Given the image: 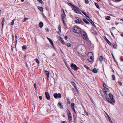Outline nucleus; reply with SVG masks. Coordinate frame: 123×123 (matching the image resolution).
<instances>
[{"label": "nucleus", "mask_w": 123, "mask_h": 123, "mask_svg": "<svg viewBox=\"0 0 123 123\" xmlns=\"http://www.w3.org/2000/svg\"><path fill=\"white\" fill-rule=\"evenodd\" d=\"M66 3L69 6H70L73 10H74L75 12L81 14H82L81 12V10H80L78 7L76 6L75 5H73L72 4L66 2Z\"/></svg>", "instance_id": "1"}, {"label": "nucleus", "mask_w": 123, "mask_h": 123, "mask_svg": "<svg viewBox=\"0 0 123 123\" xmlns=\"http://www.w3.org/2000/svg\"><path fill=\"white\" fill-rule=\"evenodd\" d=\"M73 31L74 32L79 34L83 33V32H82L81 29L78 26L74 27Z\"/></svg>", "instance_id": "2"}, {"label": "nucleus", "mask_w": 123, "mask_h": 123, "mask_svg": "<svg viewBox=\"0 0 123 123\" xmlns=\"http://www.w3.org/2000/svg\"><path fill=\"white\" fill-rule=\"evenodd\" d=\"M67 113L68 116V119L69 121L70 122V121H71L72 120L71 113L69 111L68 109L67 110Z\"/></svg>", "instance_id": "3"}, {"label": "nucleus", "mask_w": 123, "mask_h": 123, "mask_svg": "<svg viewBox=\"0 0 123 123\" xmlns=\"http://www.w3.org/2000/svg\"><path fill=\"white\" fill-rule=\"evenodd\" d=\"M54 97L55 98H61L62 97L61 94L60 93H58V94L57 93H55L54 94Z\"/></svg>", "instance_id": "4"}, {"label": "nucleus", "mask_w": 123, "mask_h": 123, "mask_svg": "<svg viewBox=\"0 0 123 123\" xmlns=\"http://www.w3.org/2000/svg\"><path fill=\"white\" fill-rule=\"evenodd\" d=\"M82 37L85 40H86L87 39V36L86 32L84 31L82 35Z\"/></svg>", "instance_id": "5"}, {"label": "nucleus", "mask_w": 123, "mask_h": 123, "mask_svg": "<svg viewBox=\"0 0 123 123\" xmlns=\"http://www.w3.org/2000/svg\"><path fill=\"white\" fill-rule=\"evenodd\" d=\"M72 84L74 86V88L76 90V92L78 93H79V92L78 90L76 87V84L73 81L71 82Z\"/></svg>", "instance_id": "6"}, {"label": "nucleus", "mask_w": 123, "mask_h": 123, "mask_svg": "<svg viewBox=\"0 0 123 123\" xmlns=\"http://www.w3.org/2000/svg\"><path fill=\"white\" fill-rule=\"evenodd\" d=\"M109 96L110 98L111 99V100L113 103H115V100L114 99L113 97L112 94L111 93H109Z\"/></svg>", "instance_id": "7"}, {"label": "nucleus", "mask_w": 123, "mask_h": 123, "mask_svg": "<svg viewBox=\"0 0 123 123\" xmlns=\"http://www.w3.org/2000/svg\"><path fill=\"white\" fill-rule=\"evenodd\" d=\"M45 97L48 100H49L50 99V96L48 92H46L45 93Z\"/></svg>", "instance_id": "8"}, {"label": "nucleus", "mask_w": 123, "mask_h": 123, "mask_svg": "<svg viewBox=\"0 0 123 123\" xmlns=\"http://www.w3.org/2000/svg\"><path fill=\"white\" fill-rule=\"evenodd\" d=\"M63 14L62 15V19L66 17V15L65 12L64 11L63 9H62Z\"/></svg>", "instance_id": "9"}, {"label": "nucleus", "mask_w": 123, "mask_h": 123, "mask_svg": "<svg viewBox=\"0 0 123 123\" xmlns=\"http://www.w3.org/2000/svg\"><path fill=\"white\" fill-rule=\"evenodd\" d=\"M71 66L72 67L74 68V70L76 71L77 70V67L76 65L72 64L71 65Z\"/></svg>", "instance_id": "10"}, {"label": "nucleus", "mask_w": 123, "mask_h": 123, "mask_svg": "<svg viewBox=\"0 0 123 123\" xmlns=\"http://www.w3.org/2000/svg\"><path fill=\"white\" fill-rule=\"evenodd\" d=\"M45 75L47 76V80H48L49 79V72L48 71L46 70V71H45Z\"/></svg>", "instance_id": "11"}, {"label": "nucleus", "mask_w": 123, "mask_h": 123, "mask_svg": "<svg viewBox=\"0 0 123 123\" xmlns=\"http://www.w3.org/2000/svg\"><path fill=\"white\" fill-rule=\"evenodd\" d=\"M57 105L59 106V107L61 109H63V108L62 105V103L60 102H59L57 104Z\"/></svg>", "instance_id": "12"}, {"label": "nucleus", "mask_w": 123, "mask_h": 123, "mask_svg": "<svg viewBox=\"0 0 123 123\" xmlns=\"http://www.w3.org/2000/svg\"><path fill=\"white\" fill-rule=\"evenodd\" d=\"M47 39H48V40L49 41V42L51 43L52 46H53V47H54L53 42L52 39L48 37H47Z\"/></svg>", "instance_id": "13"}, {"label": "nucleus", "mask_w": 123, "mask_h": 123, "mask_svg": "<svg viewBox=\"0 0 123 123\" xmlns=\"http://www.w3.org/2000/svg\"><path fill=\"white\" fill-rule=\"evenodd\" d=\"M93 58H92V56H91L90 57V58L88 59V60L90 62H91L93 61Z\"/></svg>", "instance_id": "14"}, {"label": "nucleus", "mask_w": 123, "mask_h": 123, "mask_svg": "<svg viewBox=\"0 0 123 123\" xmlns=\"http://www.w3.org/2000/svg\"><path fill=\"white\" fill-rule=\"evenodd\" d=\"M86 18L91 23L92 22V20L88 16H86Z\"/></svg>", "instance_id": "15"}, {"label": "nucleus", "mask_w": 123, "mask_h": 123, "mask_svg": "<svg viewBox=\"0 0 123 123\" xmlns=\"http://www.w3.org/2000/svg\"><path fill=\"white\" fill-rule=\"evenodd\" d=\"M43 23L42 22H40L39 24V26L40 28L43 27Z\"/></svg>", "instance_id": "16"}, {"label": "nucleus", "mask_w": 123, "mask_h": 123, "mask_svg": "<svg viewBox=\"0 0 123 123\" xmlns=\"http://www.w3.org/2000/svg\"><path fill=\"white\" fill-rule=\"evenodd\" d=\"M81 21L79 22L78 20H75V22L77 23H79V24H84V22L82 21Z\"/></svg>", "instance_id": "17"}, {"label": "nucleus", "mask_w": 123, "mask_h": 123, "mask_svg": "<svg viewBox=\"0 0 123 123\" xmlns=\"http://www.w3.org/2000/svg\"><path fill=\"white\" fill-rule=\"evenodd\" d=\"M74 105L75 104L74 103H72L71 104V108L73 110L75 109L74 106Z\"/></svg>", "instance_id": "18"}, {"label": "nucleus", "mask_w": 123, "mask_h": 123, "mask_svg": "<svg viewBox=\"0 0 123 123\" xmlns=\"http://www.w3.org/2000/svg\"><path fill=\"white\" fill-rule=\"evenodd\" d=\"M59 38V40L61 41V43L62 44H64L65 43V42L62 38H61V37H60Z\"/></svg>", "instance_id": "19"}, {"label": "nucleus", "mask_w": 123, "mask_h": 123, "mask_svg": "<svg viewBox=\"0 0 123 123\" xmlns=\"http://www.w3.org/2000/svg\"><path fill=\"white\" fill-rule=\"evenodd\" d=\"M83 21L86 24H89V22L85 18H84L83 19Z\"/></svg>", "instance_id": "20"}, {"label": "nucleus", "mask_w": 123, "mask_h": 123, "mask_svg": "<svg viewBox=\"0 0 123 123\" xmlns=\"http://www.w3.org/2000/svg\"><path fill=\"white\" fill-rule=\"evenodd\" d=\"M106 114L108 118V119L109 120V121L111 123H113V122L111 120V119L110 117L109 116V115L107 113H106Z\"/></svg>", "instance_id": "21"}, {"label": "nucleus", "mask_w": 123, "mask_h": 123, "mask_svg": "<svg viewBox=\"0 0 123 123\" xmlns=\"http://www.w3.org/2000/svg\"><path fill=\"white\" fill-rule=\"evenodd\" d=\"M117 45L116 43H113L112 46L114 48H116L117 47Z\"/></svg>", "instance_id": "22"}, {"label": "nucleus", "mask_w": 123, "mask_h": 123, "mask_svg": "<svg viewBox=\"0 0 123 123\" xmlns=\"http://www.w3.org/2000/svg\"><path fill=\"white\" fill-rule=\"evenodd\" d=\"M65 64L66 65V66L68 68V69L69 70V71L70 72V73H71V74H72V75L73 76H74V75L73 74V73L71 71V70H70V68L68 66L66 65V64L65 63Z\"/></svg>", "instance_id": "23"}, {"label": "nucleus", "mask_w": 123, "mask_h": 123, "mask_svg": "<svg viewBox=\"0 0 123 123\" xmlns=\"http://www.w3.org/2000/svg\"><path fill=\"white\" fill-rule=\"evenodd\" d=\"M105 39L107 43L109 44L110 45L111 44V43L106 38V37H105Z\"/></svg>", "instance_id": "24"}, {"label": "nucleus", "mask_w": 123, "mask_h": 123, "mask_svg": "<svg viewBox=\"0 0 123 123\" xmlns=\"http://www.w3.org/2000/svg\"><path fill=\"white\" fill-rule=\"evenodd\" d=\"M92 72L94 73H96L98 71L97 70L96 68H94L92 70Z\"/></svg>", "instance_id": "25"}, {"label": "nucleus", "mask_w": 123, "mask_h": 123, "mask_svg": "<svg viewBox=\"0 0 123 123\" xmlns=\"http://www.w3.org/2000/svg\"><path fill=\"white\" fill-rule=\"evenodd\" d=\"M15 19H14L13 20H12V22L10 23V25H13L14 24V21L15 20Z\"/></svg>", "instance_id": "26"}, {"label": "nucleus", "mask_w": 123, "mask_h": 123, "mask_svg": "<svg viewBox=\"0 0 123 123\" xmlns=\"http://www.w3.org/2000/svg\"><path fill=\"white\" fill-rule=\"evenodd\" d=\"M104 92H109V89L108 88H106V89L104 88Z\"/></svg>", "instance_id": "27"}, {"label": "nucleus", "mask_w": 123, "mask_h": 123, "mask_svg": "<svg viewBox=\"0 0 123 123\" xmlns=\"http://www.w3.org/2000/svg\"><path fill=\"white\" fill-rule=\"evenodd\" d=\"M103 98L104 100H105V99L107 97L106 96V95L105 94H104V95H102Z\"/></svg>", "instance_id": "28"}, {"label": "nucleus", "mask_w": 123, "mask_h": 123, "mask_svg": "<svg viewBox=\"0 0 123 123\" xmlns=\"http://www.w3.org/2000/svg\"><path fill=\"white\" fill-rule=\"evenodd\" d=\"M91 32L94 35L96 34H97V33L96 31L94 30L91 31Z\"/></svg>", "instance_id": "29"}, {"label": "nucleus", "mask_w": 123, "mask_h": 123, "mask_svg": "<svg viewBox=\"0 0 123 123\" xmlns=\"http://www.w3.org/2000/svg\"><path fill=\"white\" fill-rule=\"evenodd\" d=\"M99 61L101 62H102L103 60V57L102 56H100L99 58Z\"/></svg>", "instance_id": "30"}, {"label": "nucleus", "mask_w": 123, "mask_h": 123, "mask_svg": "<svg viewBox=\"0 0 123 123\" xmlns=\"http://www.w3.org/2000/svg\"><path fill=\"white\" fill-rule=\"evenodd\" d=\"M38 8L39 10L41 11H43V8L41 7H39Z\"/></svg>", "instance_id": "31"}, {"label": "nucleus", "mask_w": 123, "mask_h": 123, "mask_svg": "<svg viewBox=\"0 0 123 123\" xmlns=\"http://www.w3.org/2000/svg\"><path fill=\"white\" fill-rule=\"evenodd\" d=\"M35 60L36 62L38 64H39L40 63L39 61L36 58L35 59Z\"/></svg>", "instance_id": "32"}, {"label": "nucleus", "mask_w": 123, "mask_h": 123, "mask_svg": "<svg viewBox=\"0 0 123 123\" xmlns=\"http://www.w3.org/2000/svg\"><path fill=\"white\" fill-rule=\"evenodd\" d=\"M112 79L113 80H115V75H112Z\"/></svg>", "instance_id": "33"}, {"label": "nucleus", "mask_w": 123, "mask_h": 123, "mask_svg": "<svg viewBox=\"0 0 123 123\" xmlns=\"http://www.w3.org/2000/svg\"><path fill=\"white\" fill-rule=\"evenodd\" d=\"M95 6H96V7L98 8L99 9V7L98 5V4L97 3H95Z\"/></svg>", "instance_id": "34"}, {"label": "nucleus", "mask_w": 123, "mask_h": 123, "mask_svg": "<svg viewBox=\"0 0 123 123\" xmlns=\"http://www.w3.org/2000/svg\"><path fill=\"white\" fill-rule=\"evenodd\" d=\"M67 46L69 47H71V45L70 43H68L67 44Z\"/></svg>", "instance_id": "35"}, {"label": "nucleus", "mask_w": 123, "mask_h": 123, "mask_svg": "<svg viewBox=\"0 0 123 123\" xmlns=\"http://www.w3.org/2000/svg\"><path fill=\"white\" fill-rule=\"evenodd\" d=\"M27 48V46L25 45H24L22 46V48L23 49H25Z\"/></svg>", "instance_id": "36"}, {"label": "nucleus", "mask_w": 123, "mask_h": 123, "mask_svg": "<svg viewBox=\"0 0 123 123\" xmlns=\"http://www.w3.org/2000/svg\"><path fill=\"white\" fill-rule=\"evenodd\" d=\"M111 18V17L110 16H107V17H106L105 19L106 20H109L110 19V18Z\"/></svg>", "instance_id": "37"}, {"label": "nucleus", "mask_w": 123, "mask_h": 123, "mask_svg": "<svg viewBox=\"0 0 123 123\" xmlns=\"http://www.w3.org/2000/svg\"><path fill=\"white\" fill-rule=\"evenodd\" d=\"M84 66L85 68H86L87 69H88V70L89 69V68L88 66H86V65H84Z\"/></svg>", "instance_id": "38"}, {"label": "nucleus", "mask_w": 123, "mask_h": 123, "mask_svg": "<svg viewBox=\"0 0 123 123\" xmlns=\"http://www.w3.org/2000/svg\"><path fill=\"white\" fill-rule=\"evenodd\" d=\"M81 11V12H82L84 14V15L86 16V17L87 16L86 13L84 12V11Z\"/></svg>", "instance_id": "39"}, {"label": "nucleus", "mask_w": 123, "mask_h": 123, "mask_svg": "<svg viewBox=\"0 0 123 123\" xmlns=\"http://www.w3.org/2000/svg\"><path fill=\"white\" fill-rule=\"evenodd\" d=\"M90 99H91V101L92 102V103L93 104H94L95 103V102L94 101L93 99L92 98H91L90 97Z\"/></svg>", "instance_id": "40"}, {"label": "nucleus", "mask_w": 123, "mask_h": 123, "mask_svg": "<svg viewBox=\"0 0 123 123\" xmlns=\"http://www.w3.org/2000/svg\"><path fill=\"white\" fill-rule=\"evenodd\" d=\"M76 18H77L76 19L77 20H78V21L79 22L80 21H82V20L80 18H79L78 17H77Z\"/></svg>", "instance_id": "41"}, {"label": "nucleus", "mask_w": 123, "mask_h": 123, "mask_svg": "<svg viewBox=\"0 0 123 123\" xmlns=\"http://www.w3.org/2000/svg\"><path fill=\"white\" fill-rule=\"evenodd\" d=\"M62 21L63 22V24H64V25H66V24L65 23L64 18L62 19Z\"/></svg>", "instance_id": "42"}, {"label": "nucleus", "mask_w": 123, "mask_h": 123, "mask_svg": "<svg viewBox=\"0 0 123 123\" xmlns=\"http://www.w3.org/2000/svg\"><path fill=\"white\" fill-rule=\"evenodd\" d=\"M110 99L108 97H107L105 99V101H109V100Z\"/></svg>", "instance_id": "43"}, {"label": "nucleus", "mask_w": 123, "mask_h": 123, "mask_svg": "<svg viewBox=\"0 0 123 123\" xmlns=\"http://www.w3.org/2000/svg\"><path fill=\"white\" fill-rule=\"evenodd\" d=\"M59 31L60 32H61V25H59Z\"/></svg>", "instance_id": "44"}, {"label": "nucleus", "mask_w": 123, "mask_h": 123, "mask_svg": "<svg viewBox=\"0 0 123 123\" xmlns=\"http://www.w3.org/2000/svg\"><path fill=\"white\" fill-rule=\"evenodd\" d=\"M91 24L92 25H93V26H94L95 27H96L95 25V24H94V23H93V21H92V22H91Z\"/></svg>", "instance_id": "45"}, {"label": "nucleus", "mask_w": 123, "mask_h": 123, "mask_svg": "<svg viewBox=\"0 0 123 123\" xmlns=\"http://www.w3.org/2000/svg\"><path fill=\"white\" fill-rule=\"evenodd\" d=\"M38 1H39V2L42 4H44L43 2L42 1V0H38Z\"/></svg>", "instance_id": "46"}, {"label": "nucleus", "mask_w": 123, "mask_h": 123, "mask_svg": "<svg viewBox=\"0 0 123 123\" xmlns=\"http://www.w3.org/2000/svg\"><path fill=\"white\" fill-rule=\"evenodd\" d=\"M108 102L110 103L111 104H113V102L112 101H111V99H110L109 100V101H108Z\"/></svg>", "instance_id": "47"}, {"label": "nucleus", "mask_w": 123, "mask_h": 123, "mask_svg": "<svg viewBox=\"0 0 123 123\" xmlns=\"http://www.w3.org/2000/svg\"><path fill=\"white\" fill-rule=\"evenodd\" d=\"M118 84H119L121 86H122V82L121 81H118Z\"/></svg>", "instance_id": "48"}, {"label": "nucleus", "mask_w": 123, "mask_h": 123, "mask_svg": "<svg viewBox=\"0 0 123 123\" xmlns=\"http://www.w3.org/2000/svg\"><path fill=\"white\" fill-rule=\"evenodd\" d=\"M33 86H34V88H35L36 89L37 87H36V83H34V84Z\"/></svg>", "instance_id": "49"}, {"label": "nucleus", "mask_w": 123, "mask_h": 123, "mask_svg": "<svg viewBox=\"0 0 123 123\" xmlns=\"http://www.w3.org/2000/svg\"><path fill=\"white\" fill-rule=\"evenodd\" d=\"M113 2H118L121 0H112Z\"/></svg>", "instance_id": "50"}, {"label": "nucleus", "mask_w": 123, "mask_h": 123, "mask_svg": "<svg viewBox=\"0 0 123 123\" xmlns=\"http://www.w3.org/2000/svg\"><path fill=\"white\" fill-rule=\"evenodd\" d=\"M85 2L86 4H87L89 3V0H85Z\"/></svg>", "instance_id": "51"}, {"label": "nucleus", "mask_w": 123, "mask_h": 123, "mask_svg": "<svg viewBox=\"0 0 123 123\" xmlns=\"http://www.w3.org/2000/svg\"><path fill=\"white\" fill-rule=\"evenodd\" d=\"M39 98L40 100H42V97L41 96H40L39 97Z\"/></svg>", "instance_id": "52"}, {"label": "nucleus", "mask_w": 123, "mask_h": 123, "mask_svg": "<svg viewBox=\"0 0 123 123\" xmlns=\"http://www.w3.org/2000/svg\"><path fill=\"white\" fill-rule=\"evenodd\" d=\"M11 50L12 51V52H13V46H11Z\"/></svg>", "instance_id": "53"}, {"label": "nucleus", "mask_w": 123, "mask_h": 123, "mask_svg": "<svg viewBox=\"0 0 123 123\" xmlns=\"http://www.w3.org/2000/svg\"><path fill=\"white\" fill-rule=\"evenodd\" d=\"M45 30L47 32H49V29L48 28H46L45 29Z\"/></svg>", "instance_id": "54"}, {"label": "nucleus", "mask_w": 123, "mask_h": 123, "mask_svg": "<svg viewBox=\"0 0 123 123\" xmlns=\"http://www.w3.org/2000/svg\"><path fill=\"white\" fill-rule=\"evenodd\" d=\"M68 37L67 36H65L64 37V39L65 40H67L68 39Z\"/></svg>", "instance_id": "55"}, {"label": "nucleus", "mask_w": 123, "mask_h": 123, "mask_svg": "<svg viewBox=\"0 0 123 123\" xmlns=\"http://www.w3.org/2000/svg\"><path fill=\"white\" fill-rule=\"evenodd\" d=\"M12 40H14V35H13V34H12Z\"/></svg>", "instance_id": "56"}, {"label": "nucleus", "mask_w": 123, "mask_h": 123, "mask_svg": "<svg viewBox=\"0 0 123 123\" xmlns=\"http://www.w3.org/2000/svg\"><path fill=\"white\" fill-rule=\"evenodd\" d=\"M28 19V18H24V20L25 21L27 20Z\"/></svg>", "instance_id": "57"}, {"label": "nucleus", "mask_w": 123, "mask_h": 123, "mask_svg": "<svg viewBox=\"0 0 123 123\" xmlns=\"http://www.w3.org/2000/svg\"><path fill=\"white\" fill-rule=\"evenodd\" d=\"M1 24L2 25H3V26L4 25V22H3L2 21V22H1Z\"/></svg>", "instance_id": "58"}, {"label": "nucleus", "mask_w": 123, "mask_h": 123, "mask_svg": "<svg viewBox=\"0 0 123 123\" xmlns=\"http://www.w3.org/2000/svg\"><path fill=\"white\" fill-rule=\"evenodd\" d=\"M67 101H69V100H70V99L69 98H67Z\"/></svg>", "instance_id": "59"}, {"label": "nucleus", "mask_w": 123, "mask_h": 123, "mask_svg": "<svg viewBox=\"0 0 123 123\" xmlns=\"http://www.w3.org/2000/svg\"><path fill=\"white\" fill-rule=\"evenodd\" d=\"M112 56L113 58L114 59V60H115V58H114V56L112 54Z\"/></svg>", "instance_id": "60"}, {"label": "nucleus", "mask_w": 123, "mask_h": 123, "mask_svg": "<svg viewBox=\"0 0 123 123\" xmlns=\"http://www.w3.org/2000/svg\"><path fill=\"white\" fill-rule=\"evenodd\" d=\"M103 86L104 87H105L106 86V85L104 83L103 84Z\"/></svg>", "instance_id": "61"}, {"label": "nucleus", "mask_w": 123, "mask_h": 123, "mask_svg": "<svg viewBox=\"0 0 123 123\" xmlns=\"http://www.w3.org/2000/svg\"><path fill=\"white\" fill-rule=\"evenodd\" d=\"M73 110V111H74V112L75 113V114H76V112L75 111V109Z\"/></svg>", "instance_id": "62"}, {"label": "nucleus", "mask_w": 123, "mask_h": 123, "mask_svg": "<svg viewBox=\"0 0 123 123\" xmlns=\"http://www.w3.org/2000/svg\"><path fill=\"white\" fill-rule=\"evenodd\" d=\"M73 116H74V120H75L76 119V117H75V116H74V115Z\"/></svg>", "instance_id": "63"}, {"label": "nucleus", "mask_w": 123, "mask_h": 123, "mask_svg": "<svg viewBox=\"0 0 123 123\" xmlns=\"http://www.w3.org/2000/svg\"><path fill=\"white\" fill-rule=\"evenodd\" d=\"M120 35L121 37H123V33L121 34Z\"/></svg>", "instance_id": "64"}]
</instances>
